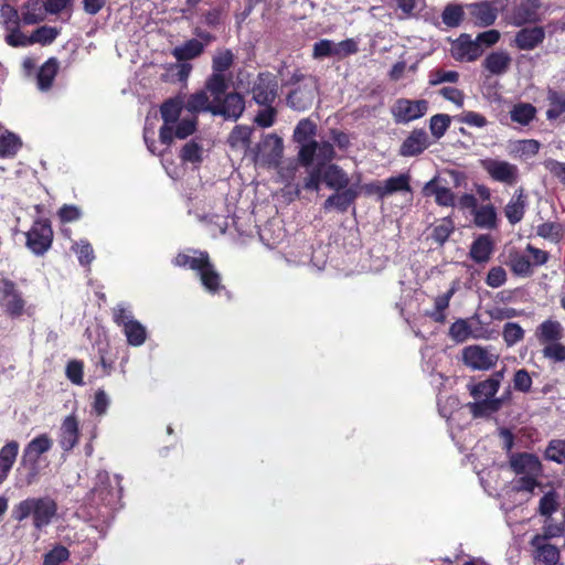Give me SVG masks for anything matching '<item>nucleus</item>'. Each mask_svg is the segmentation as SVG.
Returning <instances> with one entry per match:
<instances>
[{"instance_id": "35", "label": "nucleus", "mask_w": 565, "mask_h": 565, "mask_svg": "<svg viewBox=\"0 0 565 565\" xmlns=\"http://www.w3.org/2000/svg\"><path fill=\"white\" fill-rule=\"evenodd\" d=\"M530 544L533 547L534 558L539 562H542L543 565L561 561V551L557 546L548 542L535 543L534 540H531Z\"/></svg>"}, {"instance_id": "44", "label": "nucleus", "mask_w": 565, "mask_h": 565, "mask_svg": "<svg viewBox=\"0 0 565 565\" xmlns=\"http://www.w3.org/2000/svg\"><path fill=\"white\" fill-rule=\"evenodd\" d=\"M60 31L55 26L42 25L35 29L30 35L32 44L39 43L41 45L52 44L58 36Z\"/></svg>"}, {"instance_id": "12", "label": "nucleus", "mask_w": 565, "mask_h": 565, "mask_svg": "<svg viewBox=\"0 0 565 565\" xmlns=\"http://www.w3.org/2000/svg\"><path fill=\"white\" fill-rule=\"evenodd\" d=\"M540 0H520L512 9V20L518 26L536 23L541 20Z\"/></svg>"}, {"instance_id": "45", "label": "nucleus", "mask_w": 565, "mask_h": 565, "mask_svg": "<svg viewBox=\"0 0 565 565\" xmlns=\"http://www.w3.org/2000/svg\"><path fill=\"white\" fill-rule=\"evenodd\" d=\"M409 181L411 177L407 173L391 177L384 181V192L387 194V196L396 192H412Z\"/></svg>"}, {"instance_id": "64", "label": "nucleus", "mask_w": 565, "mask_h": 565, "mask_svg": "<svg viewBox=\"0 0 565 565\" xmlns=\"http://www.w3.org/2000/svg\"><path fill=\"white\" fill-rule=\"evenodd\" d=\"M544 358L557 363L565 361V345L559 341L544 345Z\"/></svg>"}, {"instance_id": "42", "label": "nucleus", "mask_w": 565, "mask_h": 565, "mask_svg": "<svg viewBox=\"0 0 565 565\" xmlns=\"http://www.w3.org/2000/svg\"><path fill=\"white\" fill-rule=\"evenodd\" d=\"M122 332L126 335L127 343L131 347H140L147 340V330L138 320L131 322Z\"/></svg>"}, {"instance_id": "43", "label": "nucleus", "mask_w": 565, "mask_h": 565, "mask_svg": "<svg viewBox=\"0 0 565 565\" xmlns=\"http://www.w3.org/2000/svg\"><path fill=\"white\" fill-rule=\"evenodd\" d=\"M537 236L558 243L564 236V226L558 222H544L536 226Z\"/></svg>"}, {"instance_id": "34", "label": "nucleus", "mask_w": 565, "mask_h": 565, "mask_svg": "<svg viewBox=\"0 0 565 565\" xmlns=\"http://www.w3.org/2000/svg\"><path fill=\"white\" fill-rule=\"evenodd\" d=\"M204 52V44L198 39L185 41L182 45L172 50V55L179 62H185L199 57Z\"/></svg>"}, {"instance_id": "62", "label": "nucleus", "mask_w": 565, "mask_h": 565, "mask_svg": "<svg viewBox=\"0 0 565 565\" xmlns=\"http://www.w3.org/2000/svg\"><path fill=\"white\" fill-rule=\"evenodd\" d=\"M66 377L75 385L84 384V363L79 360H71L65 370Z\"/></svg>"}, {"instance_id": "58", "label": "nucleus", "mask_w": 565, "mask_h": 565, "mask_svg": "<svg viewBox=\"0 0 565 565\" xmlns=\"http://www.w3.org/2000/svg\"><path fill=\"white\" fill-rule=\"evenodd\" d=\"M175 124L177 126L173 128V138L185 139L196 131L198 118L196 116L193 118H183L180 121L178 120Z\"/></svg>"}, {"instance_id": "2", "label": "nucleus", "mask_w": 565, "mask_h": 565, "mask_svg": "<svg viewBox=\"0 0 565 565\" xmlns=\"http://www.w3.org/2000/svg\"><path fill=\"white\" fill-rule=\"evenodd\" d=\"M57 502L49 495L30 497L13 507L11 518L19 523L28 518H32L34 529L42 531L52 523L53 519L57 515Z\"/></svg>"}, {"instance_id": "63", "label": "nucleus", "mask_w": 565, "mask_h": 565, "mask_svg": "<svg viewBox=\"0 0 565 565\" xmlns=\"http://www.w3.org/2000/svg\"><path fill=\"white\" fill-rule=\"evenodd\" d=\"M500 38H501L500 32L495 29H491V30H487V31L479 33L476 36L475 41L480 46V49L482 50V54H483L486 49H489V47L495 45L499 42Z\"/></svg>"}, {"instance_id": "46", "label": "nucleus", "mask_w": 565, "mask_h": 565, "mask_svg": "<svg viewBox=\"0 0 565 565\" xmlns=\"http://www.w3.org/2000/svg\"><path fill=\"white\" fill-rule=\"evenodd\" d=\"M202 153V145L190 140L181 148L179 157L183 162L200 163L203 160Z\"/></svg>"}, {"instance_id": "47", "label": "nucleus", "mask_w": 565, "mask_h": 565, "mask_svg": "<svg viewBox=\"0 0 565 565\" xmlns=\"http://www.w3.org/2000/svg\"><path fill=\"white\" fill-rule=\"evenodd\" d=\"M541 143L535 139L518 140L511 145V153L519 157H533L540 150Z\"/></svg>"}, {"instance_id": "41", "label": "nucleus", "mask_w": 565, "mask_h": 565, "mask_svg": "<svg viewBox=\"0 0 565 565\" xmlns=\"http://www.w3.org/2000/svg\"><path fill=\"white\" fill-rule=\"evenodd\" d=\"M463 18L465 11L460 4L448 3L441 12L443 23L448 28L459 26L462 23Z\"/></svg>"}, {"instance_id": "40", "label": "nucleus", "mask_w": 565, "mask_h": 565, "mask_svg": "<svg viewBox=\"0 0 565 565\" xmlns=\"http://www.w3.org/2000/svg\"><path fill=\"white\" fill-rule=\"evenodd\" d=\"M21 147V139L15 134L7 131L0 137V158H13Z\"/></svg>"}, {"instance_id": "5", "label": "nucleus", "mask_w": 565, "mask_h": 565, "mask_svg": "<svg viewBox=\"0 0 565 565\" xmlns=\"http://www.w3.org/2000/svg\"><path fill=\"white\" fill-rule=\"evenodd\" d=\"M26 247L36 256H43L53 244V228L49 218H36L25 233Z\"/></svg>"}, {"instance_id": "3", "label": "nucleus", "mask_w": 565, "mask_h": 565, "mask_svg": "<svg viewBox=\"0 0 565 565\" xmlns=\"http://www.w3.org/2000/svg\"><path fill=\"white\" fill-rule=\"evenodd\" d=\"M189 97L184 100L181 96L169 98L160 106V114L163 125L159 130V140L166 146L173 142V124L179 120L182 109H186L193 115L201 114L202 111H192L189 109Z\"/></svg>"}, {"instance_id": "33", "label": "nucleus", "mask_w": 565, "mask_h": 565, "mask_svg": "<svg viewBox=\"0 0 565 565\" xmlns=\"http://www.w3.org/2000/svg\"><path fill=\"white\" fill-rule=\"evenodd\" d=\"M507 265L518 276L529 277L532 275V263L529 256L522 254L516 248L510 249Z\"/></svg>"}, {"instance_id": "8", "label": "nucleus", "mask_w": 565, "mask_h": 565, "mask_svg": "<svg viewBox=\"0 0 565 565\" xmlns=\"http://www.w3.org/2000/svg\"><path fill=\"white\" fill-rule=\"evenodd\" d=\"M481 167L493 181L507 185H514L519 181V168L509 161L484 159L481 160Z\"/></svg>"}, {"instance_id": "20", "label": "nucleus", "mask_w": 565, "mask_h": 565, "mask_svg": "<svg viewBox=\"0 0 565 565\" xmlns=\"http://www.w3.org/2000/svg\"><path fill=\"white\" fill-rule=\"evenodd\" d=\"M358 198V192L353 188L347 186L340 191H335L323 202L322 209L326 212L335 209L341 213H345Z\"/></svg>"}, {"instance_id": "23", "label": "nucleus", "mask_w": 565, "mask_h": 565, "mask_svg": "<svg viewBox=\"0 0 565 565\" xmlns=\"http://www.w3.org/2000/svg\"><path fill=\"white\" fill-rule=\"evenodd\" d=\"M53 441L47 434H41L34 437L24 448L21 465L28 461L40 460L41 455L47 452L52 448Z\"/></svg>"}, {"instance_id": "10", "label": "nucleus", "mask_w": 565, "mask_h": 565, "mask_svg": "<svg viewBox=\"0 0 565 565\" xmlns=\"http://www.w3.org/2000/svg\"><path fill=\"white\" fill-rule=\"evenodd\" d=\"M499 356L480 345H469L462 350L463 363L473 370H490L495 366Z\"/></svg>"}, {"instance_id": "26", "label": "nucleus", "mask_w": 565, "mask_h": 565, "mask_svg": "<svg viewBox=\"0 0 565 565\" xmlns=\"http://www.w3.org/2000/svg\"><path fill=\"white\" fill-rule=\"evenodd\" d=\"M323 183L334 191L349 186L350 179L347 172L335 163H324Z\"/></svg>"}, {"instance_id": "36", "label": "nucleus", "mask_w": 565, "mask_h": 565, "mask_svg": "<svg viewBox=\"0 0 565 565\" xmlns=\"http://www.w3.org/2000/svg\"><path fill=\"white\" fill-rule=\"evenodd\" d=\"M546 99L548 102L546 118L548 120H556L565 113V92L548 87L546 90Z\"/></svg>"}, {"instance_id": "22", "label": "nucleus", "mask_w": 565, "mask_h": 565, "mask_svg": "<svg viewBox=\"0 0 565 565\" xmlns=\"http://www.w3.org/2000/svg\"><path fill=\"white\" fill-rule=\"evenodd\" d=\"M494 252V242L489 234L479 235L471 244L469 256L477 264L488 263Z\"/></svg>"}, {"instance_id": "59", "label": "nucleus", "mask_w": 565, "mask_h": 565, "mask_svg": "<svg viewBox=\"0 0 565 565\" xmlns=\"http://www.w3.org/2000/svg\"><path fill=\"white\" fill-rule=\"evenodd\" d=\"M252 130L247 126H235L228 136V143L232 147H247L250 142Z\"/></svg>"}, {"instance_id": "16", "label": "nucleus", "mask_w": 565, "mask_h": 565, "mask_svg": "<svg viewBox=\"0 0 565 565\" xmlns=\"http://www.w3.org/2000/svg\"><path fill=\"white\" fill-rule=\"evenodd\" d=\"M544 40L543 26L522 28L515 33L514 44L521 51H531L540 46Z\"/></svg>"}, {"instance_id": "38", "label": "nucleus", "mask_w": 565, "mask_h": 565, "mask_svg": "<svg viewBox=\"0 0 565 565\" xmlns=\"http://www.w3.org/2000/svg\"><path fill=\"white\" fill-rule=\"evenodd\" d=\"M497 212L492 204L481 205L473 212V222L480 228L497 227Z\"/></svg>"}, {"instance_id": "56", "label": "nucleus", "mask_w": 565, "mask_h": 565, "mask_svg": "<svg viewBox=\"0 0 565 565\" xmlns=\"http://www.w3.org/2000/svg\"><path fill=\"white\" fill-rule=\"evenodd\" d=\"M472 334L471 327L465 319L456 320L449 328V335L456 342H465Z\"/></svg>"}, {"instance_id": "54", "label": "nucleus", "mask_w": 565, "mask_h": 565, "mask_svg": "<svg viewBox=\"0 0 565 565\" xmlns=\"http://www.w3.org/2000/svg\"><path fill=\"white\" fill-rule=\"evenodd\" d=\"M67 547L57 544L43 555V565H61L70 558Z\"/></svg>"}, {"instance_id": "37", "label": "nucleus", "mask_w": 565, "mask_h": 565, "mask_svg": "<svg viewBox=\"0 0 565 565\" xmlns=\"http://www.w3.org/2000/svg\"><path fill=\"white\" fill-rule=\"evenodd\" d=\"M58 72V61L56 57H50L39 70L36 75L38 86L41 90H47L52 87L54 78Z\"/></svg>"}, {"instance_id": "24", "label": "nucleus", "mask_w": 565, "mask_h": 565, "mask_svg": "<svg viewBox=\"0 0 565 565\" xmlns=\"http://www.w3.org/2000/svg\"><path fill=\"white\" fill-rule=\"evenodd\" d=\"M198 275L204 289L212 295L218 294L225 288L224 285H222L221 274L216 270L211 258L209 259L207 265H204Z\"/></svg>"}, {"instance_id": "27", "label": "nucleus", "mask_w": 565, "mask_h": 565, "mask_svg": "<svg viewBox=\"0 0 565 565\" xmlns=\"http://www.w3.org/2000/svg\"><path fill=\"white\" fill-rule=\"evenodd\" d=\"M525 205L526 196L524 190L520 188L514 192L512 199L504 207L505 217L512 225L521 222L525 213Z\"/></svg>"}, {"instance_id": "18", "label": "nucleus", "mask_w": 565, "mask_h": 565, "mask_svg": "<svg viewBox=\"0 0 565 565\" xmlns=\"http://www.w3.org/2000/svg\"><path fill=\"white\" fill-rule=\"evenodd\" d=\"M78 420L74 415H68L61 425L58 444L64 452H68L78 444Z\"/></svg>"}, {"instance_id": "13", "label": "nucleus", "mask_w": 565, "mask_h": 565, "mask_svg": "<svg viewBox=\"0 0 565 565\" xmlns=\"http://www.w3.org/2000/svg\"><path fill=\"white\" fill-rule=\"evenodd\" d=\"M510 467L516 475H542V463L539 457L530 452L512 454L510 457Z\"/></svg>"}, {"instance_id": "48", "label": "nucleus", "mask_w": 565, "mask_h": 565, "mask_svg": "<svg viewBox=\"0 0 565 565\" xmlns=\"http://www.w3.org/2000/svg\"><path fill=\"white\" fill-rule=\"evenodd\" d=\"M460 74L457 71H447L444 68H434L428 73V85L437 86L443 83H457Z\"/></svg>"}, {"instance_id": "55", "label": "nucleus", "mask_w": 565, "mask_h": 565, "mask_svg": "<svg viewBox=\"0 0 565 565\" xmlns=\"http://www.w3.org/2000/svg\"><path fill=\"white\" fill-rule=\"evenodd\" d=\"M502 337L508 347H513L523 340L524 330L516 322H507L503 327Z\"/></svg>"}, {"instance_id": "14", "label": "nucleus", "mask_w": 565, "mask_h": 565, "mask_svg": "<svg viewBox=\"0 0 565 565\" xmlns=\"http://www.w3.org/2000/svg\"><path fill=\"white\" fill-rule=\"evenodd\" d=\"M316 98V87L312 84H303L292 89L286 98L287 105L297 111L309 109Z\"/></svg>"}, {"instance_id": "49", "label": "nucleus", "mask_w": 565, "mask_h": 565, "mask_svg": "<svg viewBox=\"0 0 565 565\" xmlns=\"http://www.w3.org/2000/svg\"><path fill=\"white\" fill-rule=\"evenodd\" d=\"M455 231V224L450 217H445L431 231V239L438 245H444Z\"/></svg>"}, {"instance_id": "1", "label": "nucleus", "mask_w": 565, "mask_h": 565, "mask_svg": "<svg viewBox=\"0 0 565 565\" xmlns=\"http://www.w3.org/2000/svg\"><path fill=\"white\" fill-rule=\"evenodd\" d=\"M235 56L230 49L217 50L212 57V73L203 88L189 95V109L205 111L224 119L237 120L245 110V98L236 92H227L231 76L226 75L234 65Z\"/></svg>"}, {"instance_id": "4", "label": "nucleus", "mask_w": 565, "mask_h": 565, "mask_svg": "<svg viewBox=\"0 0 565 565\" xmlns=\"http://www.w3.org/2000/svg\"><path fill=\"white\" fill-rule=\"evenodd\" d=\"M26 301L17 284L9 279H0V307L11 319L20 318L25 312Z\"/></svg>"}, {"instance_id": "51", "label": "nucleus", "mask_w": 565, "mask_h": 565, "mask_svg": "<svg viewBox=\"0 0 565 565\" xmlns=\"http://www.w3.org/2000/svg\"><path fill=\"white\" fill-rule=\"evenodd\" d=\"M545 459L565 465V439H552L544 452Z\"/></svg>"}, {"instance_id": "32", "label": "nucleus", "mask_w": 565, "mask_h": 565, "mask_svg": "<svg viewBox=\"0 0 565 565\" xmlns=\"http://www.w3.org/2000/svg\"><path fill=\"white\" fill-rule=\"evenodd\" d=\"M536 337L544 345L557 342L563 338L562 324L556 320H545L539 326Z\"/></svg>"}, {"instance_id": "53", "label": "nucleus", "mask_w": 565, "mask_h": 565, "mask_svg": "<svg viewBox=\"0 0 565 565\" xmlns=\"http://www.w3.org/2000/svg\"><path fill=\"white\" fill-rule=\"evenodd\" d=\"M324 175V163L318 162L308 173L305 179L303 188L309 191H319L320 185L323 182Z\"/></svg>"}, {"instance_id": "57", "label": "nucleus", "mask_w": 565, "mask_h": 565, "mask_svg": "<svg viewBox=\"0 0 565 565\" xmlns=\"http://www.w3.org/2000/svg\"><path fill=\"white\" fill-rule=\"evenodd\" d=\"M111 316L114 323L121 328V330L136 320L132 311L122 303H119L111 309Z\"/></svg>"}, {"instance_id": "21", "label": "nucleus", "mask_w": 565, "mask_h": 565, "mask_svg": "<svg viewBox=\"0 0 565 565\" xmlns=\"http://www.w3.org/2000/svg\"><path fill=\"white\" fill-rule=\"evenodd\" d=\"M511 63L512 57L507 51H492L482 61V67L491 75L501 76L510 70Z\"/></svg>"}, {"instance_id": "39", "label": "nucleus", "mask_w": 565, "mask_h": 565, "mask_svg": "<svg viewBox=\"0 0 565 565\" xmlns=\"http://www.w3.org/2000/svg\"><path fill=\"white\" fill-rule=\"evenodd\" d=\"M536 108L530 103H518L510 110V118L513 122L527 126L534 120Z\"/></svg>"}, {"instance_id": "50", "label": "nucleus", "mask_w": 565, "mask_h": 565, "mask_svg": "<svg viewBox=\"0 0 565 565\" xmlns=\"http://www.w3.org/2000/svg\"><path fill=\"white\" fill-rule=\"evenodd\" d=\"M451 117L447 114H436L429 119V129L435 140H439L445 136L450 127Z\"/></svg>"}, {"instance_id": "6", "label": "nucleus", "mask_w": 565, "mask_h": 565, "mask_svg": "<svg viewBox=\"0 0 565 565\" xmlns=\"http://www.w3.org/2000/svg\"><path fill=\"white\" fill-rule=\"evenodd\" d=\"M278 81L273 73L259 72L250 86L253 100L259 106H270L278 97Z\"/></svg>"}, {"instance_id": "19", "label": "nucleus", "mask_w": 565, "mask_h": 565, "mask_svg": "<svg viewBox=\"0 0 565 565\" xmlns=\"http://www.w3.org/2000/svg\"><path fill=\"white\" fill-rule=\"evenodd\" d=\"M469 13L476 25L487 28L492 25L498 18V8L492 2L483 1L468 6Z\"/></svg>"}, {"instance_id": "25", "label": "nucleus", "mask_w": 565, "mask_h": 565, "mask_svg": "<svg viewBox=\"0 0 565 565\" xmlns=\"http://www.w3.org/2000/svg\"><path fill=\"white\" fill-rule=\"evenodd\" d=\"M424 192L426 195H435V202L439 206L454 207L456 205V194L449 188L439 185L436 178L425 184Z\"/></svg>"}, {"instance_id": "9", "label": "nucleus", "mask_w": 565, "mask_h": 565, "mask_svg": "<svg viewBox=\"0 0 565 565\" xmlns=\"http://www.w3.org/2000/svg\"><path fill=\"white\" fill-rule=\"evenodd\" d=\"M450 55L458 62H475L482 56V50L468 33H461L451 41Z\"/></svg>"}, {"instance_id": "11", "label": "nucleus", "mask_w": 565, "mask_h": 565, "mask_svg": "<svg viewBox=\"0 0 565 565\" xmlns=\"http://www.w3.org/2000/svg\"><path fill=\"white\" fill-rule=\"evenodd\" d=\"M428 134L423 128H415L404 139L399 147V154L402 157H416L422 154L426 149L431 146Z\"/></svg>"}, {"instance_id": "29", "label": "nucleus", "mask_w": 565, "mask_h": 565, "mask_svg": "<svg viewBox=\"0 0 565 565\" xmlns=\"http://www.w3.org/2000/svg\"><path fill=\"white\" fill-rule=\"evenodd\" d=\"M284 151L282 139L276 134L268 135L263 141V156L268 164L277 166Z\"/></svg>"}, {"instance_id": "28", "label": "nucleus", "mask_w": 565, "mask_h": 565, "mask_svg": "<svg viewBox=\"0 0 565 565\" xmlns=\"http://www.w3.org/2000/svg\"><path fill=\"white\" fill-rule=\"evenodd\" d=\"M45 6L41 0H28L21 6V21L25 25L42 22L46 17Z\"/></svg>"}, {"instance_id": "60", "label": "nucleus", "mask_w": 565, "mask_h": 565, "mask_svg": "<svg viewBox=\"0 0 565 565\" xmlns=\"http://www.w3.org/2000/svg\"><path fill=\"white\" fill-rule=\"evenodd\" d=\"M318 152V142L310 140L301 143V148L298 153V160L302 167H310L313 163L315 156Z\"/></svg>"}, {"instance_id": "15", "label": "nucleus", "mask_w": 565, "mask_h": 565, "mask_svg": "<svg viewBox=\"0 0 565 565\" xmlns=\"http://www.w3.org/2000/svg\"><path fill=\"white\" fill-rule=\"evenodd\" d=\"M502 380L503 371H495L487 380L476 384H469V393L475 399L495 398L494 395L499 391Z\"/></svg>"}, {"instance_id": "30", "label": "nucleus", "mask_w": 565, "mask_h": 565, "mask_svg": "<svg viewBox=\"0 0 565 565\" xmlns=\"http://www.w3.org/2000/svg\"><path fill=\"white\" fill-rule=\"evenodd\" d=\"M504 398L505 396L498 398H480L476 399V402L468 403L467 407L473 418H481L497 413L501 408Z\"/></svg>"}, {"instance_id": "52", "label": "nucleus", "mask_w": 565, "mask_h": 565, "mask_svg": "<svg viewBox=\"0 0 565 565\" xmlns=\"http://www.w3.org/2000/svg\"><path fill=\"white\" fill-rule=\"evenodd\" d=\"M317 126L310 119H301L294 131V139L298 143L310 141L309 139L316 135Z\"/></svg>"}, {"instance_id": "7", "label": "nucleus", "mask_w": 565, "mask_h": 565, "mask_svg": "<svg viewBox=\"0 0 565 565\" xmlns=\"http://www.w3.org/2000/svg\"><path fill=\"white\" fill-rule=\"evenodd\" d=\"M428 110V102L425 99L397 98L391 107V114L395 124H408L419 119Z\"/></svg>"}, {"instance_id": "17", "label": "nucleus", "mask_w": 565, "mask_h": 565, "mask_svg": "<svg viewBox=\"0 0 565 565\" xmlns=\"http://www.w3.org/2000/svg\"><path fill=\"white\" fill-rule=\"evenodd\" d=\"M210 255L206 250L190 248L175 255L172 264L177 267L189 268L199 274L204 265H207Z\"/></svg>"}, {"instance_id": "31", "label": "nucleus", "mask_w": 565, "mask_h": 565, "mask_svg": "<svg viewBox=\"0 0 565 565\" xmlns=\"http://www.w3.org/2000/svg\"><path fill=\"white\" fill-rule=\"evenodd\" d=\"M19 452V444L15 440L7 443L0 449V484L8 478L17 456Z\"/></svg>"}, {"instance_id": "61", "label": "nucleus", "mask_w": 565, "mask_h": 565, "mask_svg": "<svg viewBox=\"0 0 565 565\" xmlns=\"http://www.w3.org/2000/svg\"><path fill=\"white\" fill-rule=\"evenodd\" d=\"M558 509L557 494L555 491L546 492L539 502V513L550 518Z\"/></svg>"}]
</instances>
